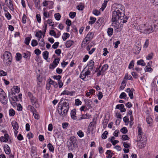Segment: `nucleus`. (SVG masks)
Instances as JSON below:
<instances>
[{
	"mask_svg": "<svg viewBox=\"0 0 158 158\" xmlns=\"http://www.w3.org/2000/svg\"><path fill=\"white\" fill-rule=\"evenodd\" d=\"M111 10V25L118 29L127 22L128 17L125 15L124 7L122 4H114L112 6Z\"/></svg>",
	"mask_w": 158,
	"mask_h": 158,
	"instance_id": "1",
	"label": "nucleus"
},
{
	"mask_svg": "<svg viewBox=\"0 0 158 158\" xmlns=\"http://www.w3.org/2000/svg\"><path fill=\"white\" fill-rule=\"evenodd\" d=\"M69 101L68 99L64 100L62 105L59 104L58 107V113L61 116H66L68 111L69 106Z\"/></svg>",
	"mask_w": 158,
	"mask_h": 158,
	"instance_id": "2",
	"label": "nucleus"
},
{
	"mask_svg": "<svg viewBox=\"0 0 158 158\" xmlns=\"http://www.w3.org/2000/svg\"><path fill=\"white\" fill-rule=\"evenodd\" d=\"M136 28L140 32L146 34H149L153 31L152 26L148 24L147 25V24L139 25Z\"/></svg>",
	"mask_w": 158,
	"mask_h": 158,
	"instance_id": "3",
	"label": "nucleus"
},
{
	"mask_svg": "<svg viewBox=\"0 0 158 158\" xmlns=\"http://www.w3.org/2000/svg\"><path fill=\"white\" fill-rule=\"evenodd\" d=\"M77 139L74 136H72L67 142V146L69 150L73 152L75 150L76 146Z\"/></svg>",
	"mask_w": 158,
	"mask_h": 158,
	"instance_id": "4",
	"label": "nucleus"
},
{
	"mask_svg": "<svg viewBox=\"0 0 158 158\" xmlns=\"http://www.w3.org/2000/svg\"><path fill=\"white\" fill-rule=\"evenodd\" d=\"M3 56L4 63L8 66L10 65L11 64L12 60L11 53L9 52L5 51L3 54Z\"/></svg>",
	"mask_w": 158,
	"mask_h": 158,
	"instance_id": "5",
	"label": "nucleus"
},
{
	"mask_svg": "<svg viewBox=\"0 0 158 158\" xmlns=\"http://www.w3.org/2000/svg\"><path fill=\"white\" fill-rule=\"evenodd\" d=\"M91 72L89 70H87L85 72L82 71L80 75V78L84 81H87L88 80L89 76Z\"/></svg>",
	"mask_w": 158,
	"mask_h": 158,
	"instance_id": "6",
	"label": "nucleus"
},
{
	"mask_svg": "<svg viewBox=\"0 0 158 158\" xmlns=\"http://www.w3.org/2000/svg\"><path fill=\"white\" fill-rule=\"evenodd\" d=\"M94 35V33L93 32H89L82 41L81 45L83 46L84 44H86L89 41L92 39Z\"/></svg>",
	"mask_w": 158,
	"mask_h": 158,
	"instance_id": "7",
	"label": "nucleus"
},
{
	"mask_svg": "<svg viewBox=\"0 0 158 158\" xmlns=\"http://www.w3.org/2000/svg\"><path fill=\"white\" fill-rule=\"evenodd\" d=\"M9 98L10 101L12 100L13 102L11 103H16L18 101V99L15 94L12 91H10L9 93Z\"/></svg>",
	"mask_w": 158,
	"mask_h": 158,
	"instance_id": "8",
	"label": "nucleus"
},
{
	"mask_svg": "<svg viewBox=\"0 0 158 158\" xmlns=\"http://www.w3.org/2000/svg\"><path fill=\"white\" fill-rule=\"evenodd\" d=\"M28 96L30 98L32 105L34 106L37 102L38 99L34 96L32 93L30 92L28 93Z\"/></svg>",
	"mask_w": 158,
	"mask_h": 158,
	"instance_id": "9",
	"label": "nucleus"
},
{
	"mask_svg": "<svg viewBox=\"0 0 158 158\" xmlns=\"http://www.w3.org/2000/svg\"><path fill=\"white\" fill-rule=\"evenodd\" d=\"M0 101L4 104H5L7 102V97L5 93L4 94H0Z\"/></svg>",
	"mask_w": 158,
	"mask_h": 158,
	"instance_id": "10",
	"label": "nucleus"
},
{
	"mask_svg": "<svg viewBox=\"0 0 158 158\" xmlns=\"http://www.w3.org/2000/svg\"><path fill=\"white\" fill-rule=\"evenodd\" d=\"M146 144V140H139L137 146L139 148L141 149L144 147Z\"/></svg>",
	"mask_w": 158,
	"mask_h": 158,
	"instance_id": "11",
	"label": "nucleus"
},
{
	"mask_svg": "<svg viewBox=\"0 0 158 158\" xmlns=\"http://www.w3.org/2000/svg\"><path fill=\"white\" fill-rule=\"evenodd\" d=\"M84 101L85 102V104L88 110L92 108V104L93 102L92 101L88 99H85L84 100Z\"/></svg>",
	"mask_w": 158,
	"mask_h": 158,
	"instance_id": "12",
	"label": "nucleus"
},
{
	"mask_svg": "<svg viewBox=\"0 0 158 158\" xmlns=\"http://www.w3.org/2000/svg\"><path fill=\"white\" fill-rule=\"evenodd\" d=\"M94 61L92 60H90L88 62L87 66L88 67V70L91 71L93 70V68L94 67Z\"/></svg>",
	"mask_w": 158,
	"mask_h": 158,
	"instance_id": "13",
	"label": "nucleus"
},
{
	"mask_svg": "<svg viewBox=\"0 0 158 158\" xmlns=\"http://www.w3.org/2000/svg\"><path fill=\"white\" fill-rule=\"evenodd\" d=\"M134 91V89L133 88L131 89L130 88H128L125 90V91L128 93L129 96L131 99L133 98V92Z\"/></svg>",
	"mask_w": 158,
	"mask_h": 158,
	"instance_id": "14",
	"label": "nucleus"
},
{
	"mask_svg": "<svg viewBox=\"0 0 158 158\" xmlns=\"http://www.w3.org/2000/svg\"><path fill=\"white\" fill-rule=\"evenodd\" d=\"M9 139V136L7 134H5L4 136H1L0 138V140L2 142H6L8 141Z\"/></svg>",
	"mask_w": 158,
	"mask_h": 158,
	"instance_id": "15",
	"label": "nucleus"
},
{
	"mask_svg": "<svg viewBox=\"0 0 158 158\" xmlns=\"http://www.w3.org/2000/svg\"><path fill=\"white\" fill-rule=\"evenodd\" d=\"M141 48L140 45L137 46L135 45L133 48L134 53L136 54H138L139 53Z\"/></svg>",
	"mask_w": 158,
	"mask_h": 158,
	"instance_id": "16",
	"label": "nucleus"
},
{
	"mask_svg": "<svg viewBox=\"0 0 158 158\" xmlns=\"http://www.w3.org/2000/svg\"><path fill=\"white\" fill-rule=\"evenodd\" d=\"M4 149L5 153L6 154H10L11 151L10 147L7 144H5L4 147Z\"/></svg>",
	"mask_w": 158,
	"mask_h": 158,
	"instance_id": "17",
	"label": "nucleus"
},
{
	"mask_svg": "<svg viewBox=\"0 0 158 158\" xmlns=\"http://www.w3.org/2000/svg\"><path fill=\"white\" fill-rule=\"evenodd\" d=\"M70 114L71 117L74 120H76L77 119V116H76V111L75 109H74L72 110Z\"/></svg>",
	"mask_w": 158,
	"mask_h": 158,
	"instance_id": "18",
	"label": "nucleus"
},
{
	"mask_svg": "<svg viewBox=\"0 0 158 158\" xmlns=\"http://www.w3.org/2000/svg\"><path fill=\"white\" fill-rule=\"evenodd\" d=\"M74 43V41L70 40H68L66 42L65 44L66 47L68 48L73 45Z\"/></svg>",
	"mask_w": 158,
	"mask_h": 158,
	"instance_id": "19",
	"label": "nucleus"
},
{
	"mask_svg": "<svg viewBox=\"0 0 158 158\" xmlns=\"http://www.w3.org/2000/svg\"><path fill=\"white\" fill-rule=\"evenodd\" d=\"M91 117V115H89L88 114H82L81 116L79 118V120H80L84 119H89Z\"/></svg>",
	"mask_w": 158,
	"mask_h": 158,
	"instance_id": "20",
	"label": "nucleus"
},
{
	"mask_svg": "<svg viewBox=\"0 0 158 158\" xmlns=\"http://www.w3.org/2000/svg\"><path fill=\"white\" fill-rule=\"evenodd\" d=\"M11 125L14 129H18L19 126L17 122L15 120L12 121L11 122Z\"/></svg>",
	"mask_w": 158,
	"mask_h": 158,
	"instance_id": "21",
	"label": "nucleus"
},
{
	"mask_svg": "<svg viewBox=\"0 0 158 158\" xmlns=\"http://www.w3.org/2000/svg\"><path fill=\"white\" fill-rule=\"evenodd\" d=\"M7 6L10 9L13 8V4L11 0H9L8 2L6 3Z\"/></svg>",
	"mask_w": 158,
	"mask_h": 158,
	"instance_id": "22",
	"label": "nucleus"
},
{
	"mask_svg": "<svg viewBox=\"0 0 158 158\" xmlns=\"http://www.w3.org/2000/svg\"><path fill=\"white\" fill-rule=\"evenodd\" d=\"M146 72H151L152 71V69L151 68V63L149 62L147 64L146 67Z\"/></svg>",
	"mask_w": 158,
	"mask_h": 158,
	"instance_id": "23",
	"label": "nucleus"
},
{
	"mask_svg": "<svg viewBox=\"0 0 158 158\" xmlns=\"http://www.w3.org/2000/svg\"><path fill=\"white\" fill-rule=\"evenodd\" d=\"M85 8L84 4L82 3H80L77 6V8L78 10H82Z\"/></svg>",
	"mask_w": 158,
	"mask_h": 158,
	"instance_id": "24",
	"label": "nucleus"
},
{
	"mask_svg": "<svg viewBox=\"0 0 158 158\" xmlns=\"http://www.w3.org/2000/svg\"><path fill=\"white\" fill-rule=\"evenodd\" d=\"M49 81L50 82V84L51 85H52L55 88H57L58 87L57 83L54 81H53L51 79H48Z\"/></svg>",
	"mask_w": 158,
	"mask_h": 158,
	"instance_id": "25",
	"label": "nucleus"
},
{
	"mask_svg": "<svg viewBox=\"0 0 158 158\" xmlns=\"http://www.w3.org/2000/svg\"><path fill=\"white\" fill-rule=\"evenodd\" d=\"M95 125V123L94 122H91L89 125V126L88 127V133H90L91 131V127H94Z\"/></svg>",
	"mask_w": 158,
	"mask_h": 158,
	"instance_id": "26",
	"label": "nucleus"
},
{
	"mask_svg": "<svg viewBox=\"0 0 158 158\" xmlns=\"http://www.w3.org/2000/svg\"><path fill=\"white\" fill-rule=\"evenodd\" d=\"M90 21L89 22V24H93L95 22L96 18L92 16H91L89 18Z\"/></svg>",
	"mask_w": 158,
	"mask_h": 158,
	"instance_id": "27",
	"label": "nucleus"
},
{
	"mask_svg": "<svg viewBox=\"0 0 158 158\" xmlns=\"http://www.w3.org/2000/svg\"><path fill=\"white\" fill-rule=\"evenodd\" d=\"M113 32V29L112 28H108L107 31V33L108 35L111 36L112 35Z\"/></svg>",
	"mask_w": 158,
	"mask_h": 158,
	"instance_id": "28",
	"label": "nucleus"
},
{
	"mask_svg": "<svg viewBox=\"0 0 158 158\" xmlns=\"http://www.w3.org/2000/svg\"><path fill=\"white\" fill-rule=\"evenodd\" d=\"M70 35L68 33H64L62 36V38L64 41H65L66 39L69 37Z\"/></svg>",
	"mask_w": 158,
	"mask_h": 158,
	"instance_id": "29",
	"label": "nucleus"
},
{
	"mask_svg": "<svg viewBox=\"0 0 158 158\" xmlns=\"http://www.w3.org/2000/svg\"><path fill=\"white\" fill-rule=\"evenodd\" d=\"M137 64L138 65H141L142 66H144L146 65V64L144 61L142 60H140L137 61Z\"/></svg>",
	"mask_w": 158,
	"mask_h": 158,
	"instance_id": "30",
	"label": "nucleus"
},
{
	"mask_svg": "<svg viewBox=\"0 0 158 158\" xmlns=\"http://www.w3.org/2000/svg\"><path fill=\"white\" fill-rule=\"evenodd\" d=\"M47 147L50 151L52 152H54V148L51 143H49L47 145Z\"/></svg>",
	"mask_w": 158,
	"mask_h": 158,
	"instance_id": "31",
	"label": "nucleus"
},
{
	"mask_svg": "<svg viewBox=\"0 0 158 158\" xmlns=\"http://www.w3.org/2000/svg\"><path fill=\"white\" fill-rule=\"evenodd\" d=\"M16 60L17 61L20 60L22 58V56L21 54L19 53H16V56L15 57Z\"/></svg>",
	"mask_w": 158,
	"mask_h": 158,
	"instance_id": "32",
	"label": "nucleus"
},
{
	"mask_svg": "<svg viewBox=\"0 0 158 158\" xmlns=\"http://www.w3.org/2000/svg\"><path fill=\"white\" fill-rule=\"evenodd\" d=\"M48 52L47 51H44L43 53V56L45 59L47 60L48 59Z\"/></svg>",
	"mask_w": 158,
	"mask_h": 158,
	"instance_id": "33",
	"label": "nucleus"
},
{
	"mask_svg": "<svg viewBox=\"0 0 158 158\" xmlns=\"http://www.w3.org/2000/svg\"><path fill=\"white\" fill-rule=\"evenodd\" d=\"M27 109L30 110V111L32 113L34 112H35V109L34 107L31 105H28L27 107Z\"/></svg>",
	"mask_w": 158,
	"mask_h": 158,
	"instance_id": "34",
	"label": "nucleus"
},
{
	"mask_svg": "<svg viewBox=\"0 0 158 158\" xmlns=\"http://www.w3.org/2000/svg\"><path fill=\"white\" fill-rule=\"evenodd\" d=\"M95 90L93 89H91L89 90V92H87L86 93V96L87 97H88L90 95L93 94Z\"/></svg>",
	"mask_w": 158,
	"mask_h": 158,
	"instance_id": "35",
	"label": "nucleus"
},
{
	"mask_svg": "<svg viewBox=\"0 0 158 158\" xmlns=\"http://www.w3.org/2000/svg\"><path fill=\"white\" fill-rule=\"evenodd\" d=\"M126 85V82L125 80H123L122 82L120 88L121 89H123Z\"/></svg>",
	"mask_w": 158,
	"mask_h": 158,
	"instance_id": "36",
	"label": "nucleus"
},
{
	"mask_svg": "<svg viewBox=\"0 0 158 158\" xmlns=\"http://www.w3.org/2000/svg\"><path fill=\"white\" fill-rule=\"evenodd\" d=\"M14 91L16 93H19L20 91V88L18 86H14L13 87Z\"/></svg>",
	"mask_w": 158,
	"mask_h": 158,
	"instance_id": "37",
	"label": "nucleus"
},
{
	"mask_svg": "<svg viewBox=\"0 0 158 158\" xmlns=\"http://www.w3.org/2000/svg\"><path fill=\"white\" fill-rule=\"evenodd\" d=\"M108 1L107 0H105L104 3L102 5V7L100 8L101 10H102L103 11L104 9L106 7L107 4V3Z\"/></svg>",
	"mask_w": 158,
	"mask_h": 158,
	"instance_id": "38",
	"label": "nucleus"
},
{
	"mask_svg": "<svg viewBox=\"0 0 158 158\" xmlns=\"http://www.w3.org/2000/svg\"><path fill=\"white\" fill-rule=\"evenodd\" d=\"M108 68V65L107 64H104L102 67L101 69V70L102 71V72H104L106 71Z\"/></svg>",
	"mask_w": 158,
	"mask_h": 158,
	"instance_id": "39",
	"label": "nucleus"
},
{
	"mask_svg": "<svg viewBox=\"0 0 158 158\" xmlns=\"http://www.w3.org/2000/svg\"><path fill=\"white\" fill-rule=\"evenodd\" d=\"M153 22L154 23V27L155 29H158V20H153Z\"/></svg>",
	"mask_w": 158,
	"mask_h": 158,
	"instance_id": "40",
	"label": "nucleus"
},
{
	"mask_svg": "<svg viewBox=\"0 0 158 158\" xmlns=\"http://www.w3.org/2000/svg\"><path fill=\"white\" fill-rule=\"evenodd\" d=\"M44 10L43 15L44 17L43 19L44 20H45V18H48L49 16V15L47 11H45Z\"/></svg>",
	"mask_w": 158,
	"mask_h": 158,
	"instance_id": "41",
	"label": "nucleus"
},
{
	"mask_svg": "<svg viewBox=\"0 0 158 158\" xmlns=\"http://www.w3.org/2000/svg\"><path fill=\"white\" fill-rule=\"evenodd\" d=\"M38 44V43L36 40H33L31 41V45L33 47H35Z\"/></svg>",
	"mask_w": 158,
	"mask_h": 158,
	"instance_id": "42",
	"label": "nucleus"
},
{
	"mask_svg": "<svg viewBox=\"0 0 158 158\" xmlns=\"http://www.w3.org/2000/svg\"><path fill=\"white\" fill-rule=\"evenodd\" d=\"M92 13L94 15L96 16H98L100 14V11L96 9L94 10H93L92 11Z\"/></svg>",
	"mask_w": 158,
	"mask_h": 158,
	"instance_id": "43",
	"label": "nucleus"
},
{
	"mask_svg": "<svg viewBox=\"0 0 158 158\" xmlns=\"http://www.w3.org/2000/svg\"><path fill=\"white\" fill-rule=\"evenodd\" d=\"M31 40V38L29 37H27L25 39L24 43L27 45L29 44Z\"/></svg>",
	"mask_w": 158,
	"mask_h": 158,
	"instance_id": "44",
	"label": "nucleus"
},
{
	"mask_svg": "<svg viewBox=\"0 0 158 158\" xmlns=\"http://www.w3.org/2000/svg\"><path fill=\"white\" fill-rule=\"evenodd\" d=\"M9 115L10 116H13L15 114V111L12 109H11L9 110Z\"/></svg>",
	"mask_w": 158,
	"mask_h": 158,
	"instance_id": "45",
	"label": "nucleus"
},
{
	"mask_svg": "<svg viewBox=\"0 0 158 158\" xmlns=\"http://www.w3.org/2000/svg\"><path fill=\"white\" fill-rule=\"evenodd\" d=\"M5 16L8 20H10L11 18V15L8 12L5 13Z\"/></svg>",
	"mask_w": 158,
	"mask_h": 158,
	"instance_id": "46",
	"label": "nucleus"
},
{
	"mask_svg": "<svg viewBox=\"0 0 158 158\" xmlns=\"http://www.w3.org/2000/svg\"><path fill=\"white\" fill-rule=\"evenodd\" d=\"M124 105L123 104H118L116 106L115 109H123V107H124Z\"/></svg>",
	"mask_w": 158,
	"mask_h": 158,
	"instance_id": "47",
	"label": "nucleus"
},
{
	"mask_svg": "<svg viewBox=\"0 0 158 158\" xmlns=\"http://www.w3.org/2000/svg\"><path fill=\"white\" fill-rule=\"evenodd\" d=\"M108 134V132L107 131H105L102 134V139H105L107 138L106 135Z\"/></svg>",
	"mask_w": 158,
	"mask_h": 158,
	"instance_id": "48",
	"label": "nucleus"
},
{
	"mask_svg": "<svg viewBox=\"0 0 158 158\" xmlns=\"http://www.w3.org/2000/svg\"><path fill=\"white\" fill-rule=\"evenodd\" d=\"M106 154L108 155V156L106 157L107 158H111L112 155H111V151L110 150H108L106 152Z\"/></svg>",
	"mask_w": 158,
	"mask_h": 158,
	"instance_id": "49",
	"label": "nucleus"
},
{
	"mask_svg": "<svg viewBox=\"0 0 158 158\" xmlns=\"http://www.w3.org/2000/svg\"><path fill=\"white\" fill-rule=\"evenodd\" d=\"M54 16L56 20H60L61 15L59 13L55 14L54 15Z\"/></svg>",
	"mask_w": 158,
	"mask_h": 158,
	"instance_id": "50",
	"label": "nucleus"
},
{
	"mask_svg": "<svg viewBox=\"0 0 158 158\" xmlns=\"http://www.w3.org/2000/svg\"><path fill=\"white\" fill-rule=\"evenodd\" d=\"M120 131L123 134H126L127 132V130L126 127H124L121 129Z\"/></svg>",
	"mask_w": 158,
	"mask_h": 158,
	"instance_id": "51",
	"label": "nucleus"
},
{
	"mask_svg": "<svg viewBox=\"0 0 158 158\" xmlns=\"http://www.w3.org/2000/svg\"><path fill=\"white\" fill-rule=\"evenodd\" d=\"M127 97V95L124 92H123L121 93L119 96V98L121 99L125 98Z\"/></svg>",
	"mask_w": 158,
	"mask_h": 158,
	"instance_id": "52",
	"label": "nucleus"
},
{
	"mask_svg": "<svg viewBox=\"0 0 158 158\" xmlns=\"http://www.w3.org/2000/svg\"><path fill=\"white\" fill-rule=\"evenodd\" d=\"M60 59L57 58L55 59L54 60L53 62V63L55 64L56 66H57L58 64L59 63V61H60Z\"/></svg>",
	"mask_w": 158,
	"mask_h": 158,
	"instance_id": "53",
	"label": "nucleus"
},
{
	"mask_svg": "<svg viewBox=\"0 0 158 158\" xmlns=\"http://www.w3.org/2000/svg\"><path fill=\"white\" fill-rule=\"evenodd\" d=\"M75 102V105L77 106H79L81 104L82 102L79 99H76Z\"/></svg>",
	"mask_w": 158,
	"mask_h": 158,
	"instance_id": "54",
	"label": "nucleus"
},
{
	"mask_svg": "<svg viewBox=\"0 0 158 158\" xmlns=\"http://www.w3.org/2000/svg\"><path fill=\"white\" fill-rule=\"evenodd\" d=\"M125 78L130 80H132V79L131 76L130 75L128 74L127 73L126 74L125 76Z\"/></svg>",
	"mask_w": 158,
	"mask_h": 158,
	"instance_id": "55",
	"label": "nucleus"
},
{
	"mask_svg": "<svg viewBox=\"0 0 158 158\" xmlns=\"http://www.w3.org/2000/svg\"><path fill=\"white\" fill-rule=\"evenodd\" d=\"M48 83H47L46 85V89L48 90H49L51 87V84H50V82L49 81V80H48Z\"/></svg>",
	"mask_w": 158,
	"mask_h": 158,
	"instance_id": "56",
	"label": "nucleus"
},
{
	"mask_svg": "<svg viewBox=\"0 0 158 158\" xmlns=\"http://www.w3.org/2000/svg\"><path fill=\"white\" fill-rule=\"evenodd\" d=\"M27 16L24 14L22 18V22L24 23L25 24L26 22Z\"/></svg>",
	"mask_w": 158,
	"mask_h": 158,
	"instance_id": "57",
	"label": "nucleus"
},
{
	"mask_svg": "<svg viewBox=\"0 0 158 158\" xmlns=\"http://www.w3.org/2000/svg\"><path fill=\"white\" fill-rule=\"evenodd\" d=\"M77 134L80 137H82L84 135L83 132L81 130H80L77 132Z\"/></svg>",
	"mask_w": 158,
	"mask_h": 158,
	"instance_id": "58",
	"label": "nucleus"
},
{
	"mask_svg": "<svg viewBox=\"0 0 158 158\" xmlns=\"http://www.w3.org/2000/svg\"><path fill=\"white\" fill-rule=\"evenodd\" d=\"M138 136H140L141 135H143V133L142 131V130L140 127H138Z\"/></svg>",
	"mask_w": 158,
	"mask_h": 158,
	"instance_id": "59",
	"label": "nucleus"
},
{
	"mask_svg": "<svg viewBox=\"0 0 158 158\" xmlns=\"http://www.w3.org/2000/svg\"><path fill=\"white\" fill-rule=\"evenodd\" d=\"M103 55L104 56H106L108 53H109V52L107 50V49L106 48H103Z\"/></svg>",
	"mask_w": 158,
	"mask_h": 158,
	"instance_id": "60",
	"label": "nucleus"
},
{
	"mask_svg": "<svg viewBox=\"0 0 158 158\" xmlns=\"http://www.w3.org/2000/svg\"><path fill=\"white\" fill-rule=\"evenodd\" d=\"M39 45L42 47H44L45 45V42L43 38H42L39 43Z\"/></svg>",
	"mask_w": 158,
	"mask_h": 158,
	"instance_id": "61",
	"label": "nucleus"
},
{
	"mask_svg": "<svg viewBox=\"0 0 158 158\" xmlns=\"http://www.w3.org/2000/svg\"><path fill=\"white\" fill-rule=\"evenodd\" d=\"M76 15V12H71L69 13V15L71 18L73 19L75 16Z\"/></svg>",
	"mask_w": 158,
	"mask_h": 158,
	"instance_id": "62",
	"label": "nucleus"
},
{
	"mask_svg": "<svg viewBox=\"0 0 158 158\" xmlns=\"http://www.w3.org/2000/svg\"><path fill=\"white\" fill-rule=\"evenodd\" d=\"M49 34L50 35L53 36L54 37L56 38V32L54 31L53 30H51L50 31Z\"/></svg>",
	"mask_w": 158,
	"mask_h": 158,
	"instance_id": "63",
	"label": "nucleus"
},
{
	"mask_svg": "<svg viewBox=\"0 0 158 158\" xmlns=\"http://www.w3.org/2000/svg\"><path fill=\"white\" fill-rule=\"evenodd\" d=\"M59 43L58 42H55L52 46V48L54 49H56L58 47Z\"/></svg>",
	"mask_w": 158,
	"mask_h": 158,
	"instance_id": "64",
	"label": "nucleus"
}]
</instances>
